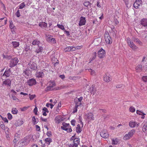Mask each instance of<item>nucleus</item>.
Returning a JSON list of instances; mask_svg holds the SVG:
<instances>
[{
	"mask_svg": "<svg viewBox=\"0 0 147 147\" xmlns=\"http://www.w3.org/2000/svg\"><path fill=\"white\" fill-rule=\"evenodd\" d=\"M47 135L49 136L50 137L51 135V131H47Z\"/></svg>",
	"mask_w": 147,
	"mask_h": 147,
	"instance_id": "obj_61",
	"label": "nucleus"
},
{
	"mask_svg": "<svg viewBox=\"0 0 147 147\" xmlns=\"http://www.w3.org/2000/svg\"><path fill=\"white\" fill-rule=\"evenodd\" d=\"M25 5L24 2H22L19 5V9H22L25 7Z\"/></svg>",
	"mask_w": 147,
	"mask_h": 147,
	"instance_id": "obj_36",
	"label": "nucleus"
},
{
	"mask_svg": "<svg viewBox=\"0 0 147 147\" xmlns=\"http://www.w3.org/2000/svg\"><path fill=\"white\" fill-rule=\"evenodd\" d=\"M40 42L39 40H37L35 39L33 41L32 44L33 45H38Z\"/></svg>",
	"mask_w": 147,
	"mask_h": 147,
	"instance_id": "obj_26",
	"label": "nucleus"
},
{
	"mask_svg": "<svg viewBox=\"0 0 147 147\" xmlns=\"http://www.w3.org/2000/svg\"><path fill=\"white\" fill-rule=\"evenodd\" d=\"M86 20L85 18L81 17L80 18V20L79 23V25L80 26L84 25L85 24Z\"/></svg>",
	"mask_w": 147,
	"mask_h": 147,
	"instance_id": "obj_11",
	"label": "nucleus"
},
{
	"mask_svg": "<svg viewBox=\"0 0 147 147\" xmlns=\"http://www.w3.org/2000/svg\"><path fill=\"white\" fill-rule=\"evenodd\" d=\"M11 43L13 47L14 48L18 47L20 45L19 42L17 41H13Z\"/></svg>",
	"mask_w": 147,
	"mask_h": 147,
	"instance_id": "obj_22",
	"label": "nucleus"
},
{
	"mask_svg": "<svg viewBox=\"0 0 147 147\" xmlns=\"http://www.w3.org/2000/svg\"><path fill=\"white\" fill-rule=\"evenodd\" d=\"M100 135L101 137L105 139L108 138L109 137V134L106 129H104L101 132Z\"/></svg>",
	"mask_w": 147,
	"mask_h": 147,
	"instance_id": "obj_7",
	"label": "nucleus"
},
{
	"mask_svg": "<svg viewBox=\"0 0 147 147\" xmlns=\"http://www.w3.org/2000/svg\"><path fill=\"white\" fill-rule=\"evenodd\" d=\"M141 24L144 26H147V19H143L141 21Z\"/></svg>",
	"mask_w": 147,
	"mask_h": 147,
	"instance_id": "obj_18",
	"label": "nucleus"
},
{
	"mask_svg": "<svg viewBox=\"0 0 147 147\" xmlns=\"http://www.w3.org/2000/svg\"><path fill=\"white\" fill-rule=\"evenodd\" d=\"M21 141V143L26 145H27L29 142L28 138L27 136L25 137Z\"/></svg>",
	"mask_w": 147,
	"mask_h": 147,
	"instance_id": "obj_13",
	"label": "nucleus"
},
{
	"mask_svg": "<svg viewBox=\"0 0 147 147\" xmlns=\"http://www.w3.org/2000/svg\"><path fill=\"white\" fill-rule=\"evenodd\" d=\"M25 51H26V52H27L30 49L29 47H28L27 45H26V46H25Z\"/></svg>",
	"mask_w": 147,
	"mask_h": 147,
	"instance_id": "obj_56",
	"label": "nucleus"
},
{
	"mask_svg": "<svg viewBox=\"0 0 147 147\" xmlns=\"http://www.w3.org/2000/svg\"><path fill=\"white\" fill-rule=\"evenodd\" d=\"M142 112L138 110H137L136 113L137 114H139V115H142Z\"/></svg>",
	"mask_w": 147,
	"mask_h": 147,
	"instance_id": "obj_63",
	"label": "nucleus"
},
{
	"mask_svg": "<svg viewBox=\"0 0 147 147\" xmlns=\"http://www.w3.org/2000/svg\"><path fill=\"white\" fill-rule=\"evenodd\" d=\"M105 41L107 43L110 44L112 43L111 38L110 36L108 34H105Z\"/></svg>",
	"mask_w": 147,
	"mask_h": 147,
	"instance_id": "obj_8",
	"label": "nucleus"
},
{
	"mask_svg": "<svg viewBox=\"0 0 147 147\" xmlns=\"http://www.w3.org/2000/svg\"><path fill=\"white\" fill-rule=\"evenodd\" d=\"M87 120L88 121L89 123H91V121L92 120V113H88L86 115Z\"/></svg>",
	"mask_w": 147,
	"mask_h": 147,
	"instance_id": "obj_14",
	"label": "nucleus"
},
{
	"mask_svg": "<svg viewBox=\"0 0 147 147\" xmlns=\"http://www.w3.org/2000/svg\"><path fill=\"white\" fill-rule=\"evenodd\" d=\"M32 121L33 122V123L34 125L36 124L37 123V122L36 120V118L35 116H34L32 119Z\"/></svg>",
	"mask_w": 147,
	"mask_h": 147,
	"instance_id": "obj_45",
	"label": "nucleus"
},
{
	"mask_svg": "<svg viewBox=\"0 0 147 147\" xmlns=\"http://www.w3.org/2000/svg\"><path fill=\"white\" fill-rule=\"evenodd\" d=\"M45 141L46 142H48V144L49 145L50 143L52 142V140L50 138H47L45 139Z\"/></svg>",
	"mask_w": 147,
	"mask_h": 147,
	"instance_id": "obj_34",
	"label": "nucleus"
},
{
	"mask_svg": "<svg viewBox=\"0 0 147 147\" xmlns=\"http://www.w3.org/2000/svg\"><path fill=\"white\" fill-rule=\"evenodd\" d=\"M96 54L97 53L96 52H94L92 54V60H93L96 57Z\"/></svg>",
	"mask_w": 147,
	"mask_h": 147,
	"instance_id": "obj_52",
	"label": "nucleus"
},
{
	"mask_svg": "<svg viewBox=\"0 0 147 147\" xmlns=\"http://www.w3.org/2000/svg\"><path fill=\"white\" fill-rule=\"evenodd\" d=\"M64 51L65 52L71 51V47L69 46L65 48L64 49Z\"/></svg>",
	"mask_w": 147,
	"mask_h": 147,
	"instance_id": "obj_40",
	"label": "nucleus"
},
{
	"mask_svg": "<svg viewBox=\"0 0 147 147\" xmlns=\"http://www.w3.org/2000/svg\"><path fill=\"white\" fill-rule=\"evenodd\" d=\"M129 109L130 111L131 112H135L136 110L135 108L132 106L131 107H130Z\"/></svg>",
	"mask_w": 147,
	"mask_h": 147,
	"instance_id": "obj_44",
	"label": "nucleus"
},
{
	"mask_svg": "<svg viewBox=\"0 0 147 147\" xmlns=\"http://www.w3.org/2000/svg\"><path fill=\"white\" fill-rule=\"evenodd\" d=\"M49 86L53 88V87L55 86V84L54 82L50 81L48 83Z\"/></svg>",
	"mask_w": 147,
	"mask_h": 147,
	"instance_id": "obj_28",
	"label": "nucleus"
},
{
	"mask_svg": "<svg viewBox=\"0 0 147 147\" xmlns=\"http://www.w3.org/2000/svg\"><path fill=\"white\" fill-rule=\"evenodd\" d=\"M71 125L73 126H74L75 125V123H76V121L75 120H72L71 121Z\"/></svg>",
	"mask_w": 147,
	"mask_h": 147,
	"instance_id": "obj_55",
	"label": "nucleus"
},
{
	"mask_svg": "<svg viewBox=\"0 0 147 147\" xmlns=\"http://www.w3.org/2000/svg\"><path fill=\"white\" fill-rule=\"evenodd\" d=\"M38 111L37 108L36 107H35V108L34 109V113L36 115H37V112Z\"/></svg>",
	"mask_w": 147,
	"mask_h": 147,
	"instance_id": "obj_51",
	"label": "nucleus"
},
{
	"mask_svg": "<svg viewBox=\"0 0 147 147\" xmlns=\"http://www.w3.org/2000/svg\"><path fill=\"white\" fill-rule=\"evenodd\" d=\"M39 26L41 27H46L47 26V24L45 22H40L39 24Z\"/></svg>",
	"mask_w": 147,
	"mask_h": 147,
	"instance_id": "obj_27",
	"label": "nucleus"
},
{
	"mask_svg": "<svg viewBox=\"0 0 147 147\" xmlns=\"http://www.w3.org/2000/svg\"><path fill=\"white\" fill-rule=\"evenodd\" d=\"M84 6L87 7L88 8L90 7L91 4H90L89 2H85L84 3Z\"/></svg>",
	"mask_w": 147,
	"mask_h": 147,
	"instance_id": "obj_35",
	"label": "nucleus"
},
{
	"mask_svg": "<svg viewBox=\"0 0 147 147\" xmlns=\"http://www.w3.org/2000/svg\"><path fill=\"white\" fill-rule=\"evenodd\" d=\"M80 142V140L78 138H75L73 141V142L75 144L76 143L77 144L78 143V145L79 144Z\"/></svg>",
	"mask_w": 147,
	"mask_h": 147,
	"instance_id": "obj_37",
	"label": "nucleus"
},
{
	"mask_svg": "<svg viewBox=\"0 0 147 147\" xmlns=\"http://www.w3.org/2000/svg\"><path fill=\"white\" fill-rule=\"evenodd\" d=\"M49 41L54 43L56 42V41L55 40V38H53L52 37L51 38Z\"/></svg>",
	"mask_w": 147,
	"mask_h": 147,
	"instance_id": "obj_59",
	"label": "nucleus"
},
{
	"mask_svg": "<svg viewBox=\"0 0 147 147\" xmlns=\"http://www.w3.org/2000/svg\"><path fill=\"white\" fill-rule=\"evenodd\" d=\"M112 144L113 145H117L119 141L117 139H112Z\"/></svg>",
	"mask_w": 147,
	"mask_h": 147,
	"instance_id": "obj_33",
	"label": "nucleus"
},
{
	"mask_svg": "<svg viewBox=\"0 0 147 147\" xmlns=\"http://www.w3.org/2000/svg\"><path fill=\"white\" fill-rule=\"evenodd\" d=\"M43 111L47 112V113H49V111L48 110L47 108H46L45 107H44L42 109Z\"/></svg>",
	"mask_w": 147,
	"mask_h": 147,
	"instance_id": "obj_53",
	"label": "nucleus"
},
{
	"mask_svg": "<svg viewBox=\"0 0 147 147\" xmlns=\"http://www.w3.org/2000/svg\"><path fill=\"white\" fill-rule=\"evenodd\" d=\"M131 39L134 42H136L138 44H139L140 45H141L142 42L139 39H138V38L134 36H133L131 38Z\"/></svg>",
	"mask_w": 147,
	"mask_h": 147,
	"instance_id": "obj_17",
	"label": "nucleus"
},
{
	"mask_svg": "<svg viewBox=\"0 0 147 147\" xmlns=\"http://www.w3.org/2000/svg\"><path fill=\"white\" fill-rule=\"evenodd\" d=\"M78 143L77 144L76 143L70 144L68 145L69 147H78Z\"/></svg>",
	"mask_w": 147,
	"mask_h": 147,
	"instance_id": "obj_42",
	"label": "nucleus"
},
{
	"mask_svg": "<svg viewBox=\"0 0 147 147\" xmlns=\"http://www.w3.org/2000/svg\"><path fill=\"white\" fill-rule=\"evenodd\" d=\"M52 88L51 87L49 86H47L45 89V90L47 91H48L51 90Z\"/></svg>",
	"mask_w": 147,
	"mask_h": 147,
	"instance_id": "obj_48",
	"label": "nucleus"
},
{
	"mask_svg": "<svg viewBox=\"0 0 147 147\" xmlns=\"http://www.w3.org/2000/svg\"><path fill=\"white\" fill-rule=\"evenodd\" d=\"M10 98L12 99L13 100H16L17 99V98L16 96H12L11 97H10Z\"/></svg>",
	"mask_w": 147,
	"mask_h": 147,
	"instance_id": "obj_62",
	"label": "nucleus"
},
{
	"mask_svg": "<svg viewBox=\"0 0 147 147\" xmlns=\"http://www.w3.org/2000/svg\"><path fill=\"white\" fill-rule=\"evenodd\" d=\"M7 115L8 116V118L9 120H11L12 118V115L10 113H8L7 114Z\"/></svg>",
	"mask_w": 147,
	"mask_h": 147,
	"instance_id": "obj_47",
	"label": "nucleus"
},
{
	"mask_svg": "<svg viewBox=\"0 0 147 147\" xmlns=\"http://www.w3.org/2000/svg\"><path fill=\"white\" fill-rule=\"evenodd\" d=\"M35 127H36V130L37 131H39L40 130V127L38 126V125H35Z\"/></svg>",
	"mask_w": 147,
	"mask_h": 147,
	"instance_id": "obj_54",
	"label": "nucleus"
},
{
	"mask_svg": "<svg viewBox=\"0 0 147 147\" xmlns=\"http://www.w3.org/2000/svg\"><path fill=\"white\" fill-rule=\"evenodd\" d=\"M19 61L18 58L16 57L11 59L10 61L9 67H14L17 64Z\"/></svg>",
	"mask_w": 147,
	"mask_h": 147,
	"instance_id": "obj_4",
	"label": "nucleus"
},
{
	"mask_svg": "<svg viewBox=\"0 0 147 147\" xmlns=\"http://www.w3.org/2000/svg\"><path fill=\"white\" fill-rule=\"evenodd\" d=\"M58 27L62 30H65L64 26L62 24H57V25Z\"/></svg>",
	"mask_w": 147,
	"mask_h": 147,
	"instance_id": "obj_43",
	"label": "nucleus"
},
{
	"mask_svg": "<svg viewBox=\"0 0 147 147\" xmlns=\"http://www.w3.org/2000/svg\"><path fill=\"white\" fill-rule=\"evenodd\" d=\"M16 15L18 17H20V11L19 10H18L17 11L16 13Z\"/></svg>",
	"mask_w": 147,
	"mask_h": 147,
	"instance_id": "obj_50",
	"label": "nucleus"
},
{
	"mask_svg": "<svg viewBox=\"0 0 147 147\" xmlns=\"http://www.w3.org/2000/svg\"><path fill=\"white\" fill-rule=\"evenodd\" d=\"M37 78H42L44 76V74L42 71L37 72L36 74Z\"/></svg>",
	"mask_w": 147,
	"mask_h": 147,
	"instance_id": "obj_20",
	"label": "nucleus"
},
{
	"mask_svg": "<svg viewBox=\"0 0 147 147\" xmlns=\"http://www.w3.org/2000/svg\"><path fill=\"white\" fill-rule=\"evenodd\" d=\"M142 80L144 82L147 81V76H143L142 78Z\"/></svg>",
	"mask_w": 147,
	"mask_h": 147,
	"instance_id": "obj_46",
	"label": "nucleus"
},
{
	"mask_svg": "<svg viewBox=\"0 0 147 147\" xmlns=\"http://www.w3.org/2000/svg\"><path fill=\"white\" fill-rule=\"evenodd\" d=\"M2 119L5 123H8V120L6 118L2 117Z\"/></svg>",
	"mask_w": 147,
	"mask_h": 147,
	"instance_id": "obj_60",
	"label": "nucleus"
},
{
	"mask_svg": "<svg viewBox=\"0 0 147 147\" xmlns=\"http://www.w3.org/2000/svg\"><path fill=\"white\" fill-rule=\"evenodd\" d=\"M135 132L136 131L135 129H132L129 132L128 134L130 136L132 137L133 135L135 133Z\"/></svg>",
	"mask_w": 147,
	"mask_h": 147,
	"instance_id": "obj_29",
	"label": "nucleus"
},
{
	"mask_svg": "<svg viewBox=\"0 0 147 147\" xmlns=\"http://www.w3.org/2000/svg\"><path fill=\"white\" fill-rule=\"evenodd\" d=\"M9 26L11 29H12L13 28H13L15 27V26L13 25L12 21H10V25Z\"/></svg>",
	"mask_w": 147,
	"mask_h": 147,
	"instance_id": "obj_41",
	"label": "nucleus"
},
{
	"mask_svg": "<svg viewBox=\"0 0 147 147\" xmlns=\"http://www.w3.org/2000/svg\"><path fill=\"white\" fill-rule=\"evenodd\" d=\"M31 71L28 68L25 69L23 71V74H24L28 76H29L31 73Z\"/></svg>",
	"mask_w": 147,
	"mask_h": 147,
	"instance_id": "obj_15",
	"label": "nucleus"
},
{
	"mask_svg": "<svg viewBox=\"0 0 147 147\" xmlns=\"http://www.w3.org/2000/svg\"><path fill=\"white\" fill-rule=\"evenodd\" d=\"M23 123V122L22 121L18 120L16 121L15 123V126L16 127L20 126L22 125Z\"/></svg>",
	"mask_w": 147,
	"mask_h": 147,
	"instance_id": "obj_23",
	"label": "nucleus"
},
{
	"mask_svg": "<svg viewBox=\"0 0 147 147\" xmlns=\"http://www.w3.org/2000/svg\"><path fill=\"white\" fill-rule=\"evenodd\" d=\"M28 85L29 86H32L35 85L36 84V80L34 78H32L30 79L27 82Z\"/></svg>",
	"mask_w": 147,
	"mask_h": 147,
	"instance_id": "obj_6",
	"label": "nucleus"
},
{
	"mask_svg": "<svg viewBox=\"0 0 147 147\" xmlns=\"http://www.w3.org/2000/svg\"><path fill=\"white\" fill-rule=\"evenodd\" d=\"M103 80L104 81L106 82H109L111 80V78L109 76V75L106 74L104 76Z\"/></svg>",
	"mask_w": 147,
	"mask_h": 147,
	"instance_id": "obj_12",
	"label": "nucleus"
},
{
	"mask_svg": "<svg viewBox=\"0 0 147 147\" xmlns=\"http://www.w3.org/2000/svg\"><path fill=\"white\" fill-rule=\"evenodd\" d=\"M14 139L18 141L20 139V136L19 135L17 134H15L14 137Z\"/></svg>",
	"mask_w": 147,
	"mask_h": 147,
	"instance_id": "obj_39",
	"label": "nucleus"
},
{
	"mask_svg": "<svg viewBox=\"0 0 147 147\" xmlns=\"http://www.w3.org/2000/svg\"><path fill=\"white\" fill-rule=\"evenodd\" d=\"M11 71L10 69L7 68L4 74L3 75V76H5L6 77H8L10 75Z\"/></svg>",
	"mask_w": 147,
	"mask_h": 147,
	"instance_id": "obj_10",
	"label": "nucleus"
},
{
	"mask_svg": "<svg viewBox=\"0 0 147 147\" xmlns=\"http://www.w3.org/2000/svg\"><path fill=\"white\" fill-rule=\"evenodd\" d=\"M64 32H65V33L66 34L67 36H69L70 34L69 32L68 31H67L66 30H64Z\"/></svg>",
	"mask_w": 147,
	"mask_h": 147,
	"instance_id": "obj_57",
	"label": "nucleus"
},
{
	"mask_svg": "<svg viewBox=\"0 0 147 147\" xmlns=\"http://www.w3.org/2000/svg\"><path fill=\"white\" fill-rule=\"evenodd\" d=\"M11 83V81L10 80L7 79L5 80L3 82V84L5 85H7L9 86H10Z\"/></svg>",
	"mask_w": 147,
	"mask_h": 147,
	"instance_id": "obj_19",
	"label": "nucleus"
},
{
	"mask_svg": "<svg viewBox=\"0 0 147 147\" xmlns=\"http://www.w3.org/2000/svg\"><path fill=\"white\" fill-rule=\"evenodd\" d=\"M63 126H61V128L63 130L66 131L67 132H71L72 129L69 123L63 122L62 123Z\"/></svg>",
	"mask_w": 147,
	"mask_h": 147,
	"instance_id": "obj_1",
	"label": "nucleus"
},
{
	"mask_svg": "<svg viewBox=\"0 0 147 147\" xmlns=\"http://www.w3.org/2000/svg\"><path fill=\"white\" fill-rule=\"evenodd\" d=\"M36 96L34 94L33 95H30V94L29 98L30 100H32Z\"/></svg>",
	"mask_w": 147,
	"mask_h": 147,
	"instance_id": "obj_49",
	"label": "nucleus"
},
{
	"mask_svg": "<svg viewBox=\"0 0 147 147\" xmlns=\"http://www.w3.org/2000/svg\"><path fill=\"white\" fill-rule=\"evenodd\" d=\"M76 131L78 133H80L81 131L80 126L79 124L77 125V127L76 128Z\"/></svg>",
	"mask_w": 147,
	"mask_h": 147,
	"instance_id": "obj_32",
	"label": "nucleus"
},
{
	"mask_svg": "<svg viewBox=\"0 0 147 147\" xmlns=\"http://www.w3.org/2000/svg\"><path fill=\"white\" fill-rule=\"evenodd\" d=\"M98 57L102 58H103L105 56V51L102 49H101L98 52Z\"/></svg>",
	"mask_w": 147,
	"mask_h": 147,
	"instance_id": "obj_5",
	"label": "nucleus"
},
{
	"mask_svg": "<svg viewBox=\"0 0 147 147\" xmlns=\"http://www.w3.org/2000/svg\"><path fill=\"white\" fill-rule=\"evenodd\" d=\"M55 120L56 123H59L61 121H63V119L61 117L57 116L56 117Z\"/></svg>",
	"mask_w": 147,
	"mask_h": 147,
	"instance_id": "obj_21",
	"label": "nucleus"
},
{
	"mask_svg": "<svg viewBox=\"0 0 147 147\" xmlns=\"http://www.w3.org/2000/svg\"><path fill=\"white\" fill-rule=\"evenodd\" d=\"M139 124V123H137L135 121H130L129 123V125L131 128H134L135 127H138V126Z\"/></svg>",
	"mask_w": 147,
	"mask_h": 147,
	"instance_id": "obj_9",
	"label": "nucleus"
},
{
	"mask_svg": "<svg viewBox=\"0 0 147 147\" xmlns=\"http://www.w3.org/2000/svg\"><path fill=\"white\" fill-rule=\"evenodd\" d=\"M142 130L144 132H147V121L144 123L142 127Z\"/></svg>",
	"mask_w": 147,
	"mask_h": 147,
	"instance_id": "obj_25",
	"label": "nucleus"
},
{
	"mask_svg": "<svg viewBox=\"0 0 147 147\" xmlns=\"http://www.w3.org/2000/svg\"><path fill=\"white\" fill-rule=\"evenodd\" d=\"M137 72H138L141 71L142 69V66L141 65H139L136 67Z\"/></svg>",
	"mask_w": 147,
	"mask_h": 147,
	"instance_id": "obj_24",
	"label": "nucleus"
},
{
	"mask_svg": "<svg viewBox=\"0 0 147 147\" xmlns=\"http://www.w3.org/2000/svg\"><path fill=\"white\" fill-rule=\"evenodd\" d=\"M27 68H28L31 71L33 70H36L37 69L36 64L33 62H31L27 65Z\"/></svg>",
	"mask_w": 147,
	"mask_h": 147,
	"instance_id": "obj_3",
	"label": "nucleus"
},
{
	"mask_svg": "<svg viewBox=\"0 0 147 147\" xmlns=\"http://www.w3.org/2000/svg\"><path fill=\"white\" fill-rule=\"evenodd\" d=\"M131 138L130 136L129 135L128 133V134H126L123 138V139L124 140H127L130 139V138Z\"/></svg>",
	"mask_w": 147,
	"mask_h": 147,
	"instance_id": "obj_30",
	"label": "nucleus"
},
{
	"mask_svg": "<svg viewBox=\"0 0 147 147\" xmlns=\"http://www.w3.org/2000/svg\"><path fill=\"white\" fill-rule=\"evenodd\" d=\"M28 108V107H24L22 108L21 109V110L22 111H24L25 110L27 109Z\"/></svg>",
	"mask_w": 147,
	"mask_h": 147,
	"instance_id": "obj_58",
	"label": "nucleus"
},
{
	"mask_svg": "<svg viewBox=\"0 0 147 147\" xmlns=\"http://www.w3.org/2000/svg\"><path fill=\"white\" fill-rule=\"evenodd\" d=\"M11 113L13 114H17L18 113V110L16 108H13L12 109Z\"/></svg>",
	"mask_w": 147,
	"mask_h": 147,
	"instance_id": "obj_31",
	"label": "nucleus"
},
{
	"mask_svg": "<svg viewBox=\"0 0 147 147\" xmlns=\"http://www.w3.org/2000/svg\"><path fill=\"white\" fill-rule=\"evenodd\" d=\"M138 0H136V1L134 3V6L136 8H138V6L140 5L139 4H137V2Z\"/></svg>",
	"mask_w": 147,
	"mask_h": 147,
	"instance_id": "obj_38",
	"label": "nucleus"
},
{
	"mask_svg": "<svg viewBox=\"0 0 147 147\" xmlns=\"http://www.w3.org/2000/svg\"><path fill=\"white\" fill-rule=\"evenodd\" d=\"M43 50V48L42 47L38 46L37 48L36 49L35 52L36 53H38L42 52Z\"/></svg>",
	"mask_w": 147,
	"mask_h": 147,
	"instance_id": "obj_16",
	"label": "nucleus"
},
{
	"mask_svg": "<svg viewBox=\"0 0 147 147\" xmlns=\"http://www.w3.org/2000/svg\"><path fill=\"white\" fill-rule=\"evenodd\" d=\"M71 51H75L76 49L75 47L71 46Z\"/></svg>",
	"mask_w": 147,
	"mask_h": 147,
	"instance_id": "obj_64",
	"label": "nucleus"
},
{
	"mask_svg": "<svg viewBox=\"0 0 147 147\" xmlns=\"http://www.w3.org/2000/svg\"><path fill=\"white\" fill-rule=\"evenodd\" d=\"M127 42L129 46L133 50H135L138 48V47L134 44L129 37L126 39Z\"/></svg>",
	"mask_w": 147,
	"mask_h": 147,
	"instance_id": "obj_2",
	"label": "nucleus"
}]
</instances>
